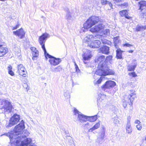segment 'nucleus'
I'll return each instance as SVG.
<instances>
[{
    "instance_id": "1",
    "label": "nucleus",
    "mask_w": 146,
    "mask_h": 146,
    "mask_svg": "<svg viewBox=\"0 0 146 146\" xmlns=\"http://www.w3.org/2000/svg\"><path fill=\"white\" fill-rule=\"evenodd\" d=\"M24 123V121L22 120L20 123L15 127L13 131L5 133L4 135L9 137L12 146H37L31 143L32 140L30 138H27L20 143L19 139H21V133L25 128Z\"/></svg>"
},
{
    "instance_id": "2",
    "label": "nucleus",
    "mask_w": 146,
    "mask_h": 146,
    "mask_svg": "<svg viewBox=\"0 0 146 146\" xmlns=\"http://www.w3.org/2000/svg\"><path fill=\"white\" fill-rule=\"evenodd\" d=\"M105 60V57L103 55L98 56L95 59V62L98 63V69L96 71V74L100 76L114 75V71L108 69Z\"/></svg>"
},
{
    "instance_id": "3",
    "label": "nucleus",
    "mask_w": 146,
    "mask_h": 146,
    "mask_svg": "<svg viewBox=\"0 0 146 146\" xmlns=\"http://www.w3.org/2000/svg\"><path fill=\"white\" fill-rule=\"evenodd\" d=\"M48 34L47 33L43 34L39 37V42L41 45L42 48L44 50L45 57L47 58L48 57L50 58L48 60V61L51 65L55 66L59 64L61 62V60L60 58H56L47 53L44 44L46 40L48 37Z\"/></svg>"
},
{
    "instance_id": "4",
    "label": "nucleus",
    "mask_w": 146,
    "mask_h": 146,
    "mask_svg": "<svg viewBox=\"0 0 146 146\" xmlns=\"http://www.w3.org/2000/svg\"><path fill=\"white\" fill-rule=\"evenodd\" d=\"M100 37L99 35H96L94 36L92 35H89L84 38L83 41L87 43L93 40L90 44L88 43V46L92 48H98L100 46L101 42L98 39H100Z\"/></svg>"
},
{
    "instance_id": "5",
    "label": "nucleus",
    "mask_w": 146,
    "mask_h": 146,
    "mask_svg": "<svg viewBox=\"0 0 146 146\" xmlns=\"http://www.w3.org/2000/svg\"><path fill=\"white\" fill-rule=\"evenodd\" d=\"M99 21V17L93 16L90 17L84 24V29H87L91 28Z\"/></svg>"
},
{
    "instance_id": "6",
    "label": "nucleus",
    "mask_w": 146,
    "mask_h": 146,
    "mask_svg": "<svg viewBox=\"0 0 146 146\" xmlns=\"http://www.w3.org/2000/svg\"><path fill=\"white\" fill-rule=\"evenodd\" d=\"M73 112L75 116L74 118H77V120L79 121L81 123L84 122L87 120L88 116L82 114L76 108H74Z\"/></svg>"
},
{
    "instance_id": "7",
    "label": "nucleus",
    "mask_w": 146,
    "mask_h": 146,
    "mask_svg": "<svg viewBox=\"0 0 146 146\" xmlns=\"http://www.w3.org/2000/svg\"><path fill=\"white\" fill-rule=\"evenodd\" d=\"M0 103L1 105H5L3 106L5 112L8 113L11 111L12 106L10 102L7 100L0 98Z\"/></svg>"
},
{
    "instance_id": "8",
    "label": "nucleus",
    "mask_w": 146,
    "mask_h": 146,
    "mask_svg": "<svg viewBox=\"0 0 146 146\" xmlns=\"http://www.w3.org/2000/svg\"><path fill=\"white\" fill-rule=\"evenodd\" d=\"M20 117L19 115L17 114H14L9 120V122L6 126V127L8 128L11 127L13 125L17 124L19 121Z\"/></svg>"
},
{
    "instance_id": "9",
    "label": "nucleus",
    "mask_w": 146,
    "mask_h": 146,
    "mask_svg": "<svg viewBox=\"0 0 146 146\" xmlns=\"http://www.w3.org/2000/svg\"><path fill=\"white\" fill-rule=\"evenodd\" d=\"M116 84L115 82L109 80L107 81L105 84L102 86V88L104 91H107L106 89H110L113 87Z\"/></svg>"
},
{
    "instance_id": "10",
    "label": "nucleus",
    "mask_w": 146,
    "mask_h": 146,
    "mask_svg": "<svg viewBox=\"0 0 146 146\" xmlns=\"http://www.w3.org/2000/svg\"><path fill=\"white\" fill-rule=\"evenodd\" d=\"M129 95L127 96V99H128V102L129 103L130 101V102L129 104L130 105H132V102L134 100L135 98H136V95L135 93V91L134 90H130L129 92Z\"/></svg>"
},
{
    "instance_id": "11",
    "label": "nucleus",
    "mask_w": 146,
    "mask_h": 146,
    "mask_svg": "<svg viewBox=\"0 0 146 146\" xmlns=\"http://www.w3.org/2000/svg\"><path fill=\"white\" fill-rule=\"evenodd\" d=\"M5 43L0 40V57L5 55L8 52V49L5 47H3Z\"/></svg>"
},
{
    "instance_id": "12",
    "label": "nucleus",
    "mask_w": 146,
    "mask_h": 146,
    "mask_svg": "<svg viewBox=\"0 0 146 146\" xmlns=\"http://www.w3.org/2000/svg\"><path fill=\"white\" fill-rule=\"evenodd\" d=\"M17 72L19 75L24 77H26L27 72L25 68L22 64L18 66Z\"/></svg>"
},
{
    "instance_id": "13",
    "label": "nucleus",
    "mask_w": 146,
    "mask_h": 146,
    "mask_svg": "<svg viewBox=\"0 0 146 146\" xmlns=\"http://www.w3.org/2000/svg\"><path fill=\"white\" fill-rule=\"evenodd\" d=\"M83 60L84 61L89 60L92 57L91 51L90 50H87L82 55ZM84 64H86L88 63L85 61H84Z\"/></svg>"
},
{
    "instance_id": "14",
    "label": "nucleus",
    "mask_w": 146,
    "mask_h": 146,
    "mask_svg": "<svg viewBox=\"0 0 146 146\" xmlns=\"http://www.w3.org/2000/svg\"><path fill=\"white\" fill-rule=\"evenodd\" d=\"M64 11L66 12V18L68 21H69L73 20L74 15L72 11H70L67 8L64 9Z\"/></svg>"
},
{
    "instance_id": "15",
    "label": "nucleus",
    "mask_w": 146,
    "mask_h": 146,
    "mask_svg": "<svg viewBox=\"0 0 146 146\" xmlns=\"http://www.w3.org/2000/svg\"><path fill=\"white\" fill-rule=\"evenodd\" d=\"M104 28V25L100 24L90 29V31L92 33L98 32L102 31Z\"/></svg>"
},
{
    "instance_id": "16",
    "label": "nucleus",
    "mask_w": 146,
    "mask_h": 146,
    "mask_svg": "<svg viewBox=\"0 0 146 146\" xmlns=\"http://www.w3.org/2000/svg\"><path fill=\"white\" fill-rule=\"evenodd\" d=\"M13 33L15 35L17 36L21 39L23 38L25 36V32L22 28L16 31H13Z\"/></svg>"
},
{
    "instance_id": "17",
    "label": "nucleus",
    "mask_w": 146,
    "mask_h": 146,
    "mask_svg": "<svg viewBox=\"0 0 146 146\" xmlns=\"http://www.w3.org/2000/svg\"><path fill=\"white\" fill-rule=\"evenodd\" d=\"M102 131L100 133V137L99 138V140H101L102 141H99V143L100 144H102V143L103 141V139L104 137L105 136V128L103 126L102 127Z\"/></svg>"
},
{
    "instance_id": "18",
    "label": "nucleus",
    "mask_w": 146,
    "mask_h": 146,
    "mask_svg": "<svg viewBox=\"0 0 146 146\" xmlns=\"http://www.w3.org/2000/svg\"><path fill=\"white\" fill-rule=\"evenodd\" d=\"M100 50L102 53L108 54L109 52V48L107 46H104L100 48Z\"/></svg>"
},
{
    "instance_id": "19",
    "label": "nucleus",
    "mask_w": 146,
    "mask_h": 146,
    "mask_svg": "<svg viewBox=\"0 0 146 146\" xmlns=\"http://www.w3.org/2000/svg\"><path fill=\"white\" fill-rule=\"evenodd\" d=\"M99 97L97 99L98 104H100L101 102H102V101L106 99V95L104 94H101L99 95Z\"/></svg>"
},
{
    "instance_id": "20",
    "label": "nucleus",
    "mask_w": 146,
    "mask_h": 146,
    "mask_svg": "<svg viewBox=\"0 0 146 146\" xmlns=\"http://www.w3.org/2000/svg\"><path fill=\"white\" fill-rule=\"evenodd\" d=\"M100 122H98L96 123L92 127L90 128L88 130V132H92L93 131L98 128L100 126Z\"/></svg>"
},
{
    "instance_id": "21",
    "label": "nucleus",
    "mask_w": 146,
    "mask_h": 146,
    "mask_svg": "<svg viewBox=\"0 0 146 146\" xmlns=\"http://www.w3.org/2000/svg\"><path fill=\"white\" fill-rule=\"evenodd\" d=\"M100 3L101 4L103 5H106L108 4L109 6H110V8L108 9H112V5L110 2L107 1L106 0H101Z\"/></svg>"
},
{
    "instance_id": "22",
    "label": "nucleus",
    "mask_w": 146,
    "mask_h": 146,
    "mask_svg": "<svg viewBox=\"0 0 146 146\" xmlns=\"http://www.w3.org/2000/svg\"><path fill=\"white\" fill-rule=\"evenodd\" d=\"M139 9H145L146 7V1H141L139 3Z\"/></svg>"
},
{
    "instance_id": "23",
    "label": "nucleus",
    "mask_w": 146,
    "mask_h": 146,
    "mask_svg": "<svg viewBox=\"0 0 146 146\" xmlns=\"http://www.w3.org/2000/svg\"><path fill=\"white\" fill-rule=\"evenodd\" d=\"M146 29V26H142L141 25H138L136 28V30L137 31H143Z\"/></svg>"
},
{
    "instance_id": "24",
    "label": "nucleus",
    "mask_w": 146,
    "mask_h": 146,
    "mask_svg": "<svg viewBox=\"0 0 146 146\" xmlns=\"http://www.w3.org/2000/svg\"><path fill=\"white\" fill-rule=\"evenodd\" d=\"M24 133H22L21 135V139H19V140L20 141V142L23 139L26 137L27 136L29 135V132L27 131H23Z\"/></svg>"
},
{
    "instance_id": "25",
    "label": "nucleus",
    "mask_w": 146,
    "mask_h": 146,
    "mask_svg": "<svg viewBox=\"0 0 146 146\" xmlns=\"http://www.w3.org/2000/svg\"><path fill=\"white\" fill-rule=\"evenodd\" d=\"M126 129L127 133L129 134H131V133L132 129L130 123H127Z\"/></svg>"
},
{
    "instance_id": "26",
    "label": "nucleus",
    "mask_w": 146,
    "mask_h": 146,
    "mask_svg": "<svg viewBox=\"0 0 146 146\" xmlns=\"http://www.w3.org/2000/svg\"><path fill=\"white\" fill-rule=\"evenodd\" d=\"M87 120L91 122H94L97 119V116L96 115L91 117L88 116Z\"/></svg>"
},
{
    "instance_id": "27",
    "label": "nucleus",
    "mask_w": 146,
    "mask_h": 146,
    "mask_svg": "<svg viewBox=\"0 0 146 146\" xmlns=\"http://www.w3.org/2000/svg\"><path fill=\"white\" fill-rule=\"evenodd\" d=\"M116 57L117 59L122 58V51L121 50L118 49L116 50Z\"/></svg>"
},
{
    "instance_id": "28",
    "label": "nucleus",
    "mask_w": 146,
    "mask_h": 146,
    "mask_svg": "<svg viewBox=\"0 0 146 146\" xmlns=\"http://www.w3.org/2000/svg\"><path fill=\"white\" fill-rule=\"evenodd\" d=\"M137 66V64H135L133 65H129L127 66V69L128 71H134L135 68Z\"/></svg>"
},
{
    "instance_id": "29",
    "label": "nucleus",
    "mask_w": 146,
    "mask_h": 146,
    "mask_svg": "<svg viewBox=\"0 0 146 146\" xmlns=\"http://www.w3.org/2000/svg\"><path fill=\"white\" fill-rule=\"evenodd\" d=\"M7 69L8 70V73L11 76H13L14 75V73L12 70V66L11 65H9V66L8 67Z\"/></svg>"
},
{
    "instance_id": "30",
    "label": "nucleus",
    "mask_w": 146,
    "mask_h": 146,
    "mask_svg": "<svg viewBox=\"0 0 146 146\" xmlns=\"http://www.w3.org/2000/svg\"><path fill=\"white\" fill-rule=\"evenodd\" d=\"M141 13H140V16L141 17L146 18V9H141Z\"/></svg>"
},
{
    "instance_id": "31",
    "label": "nucleus",
    "mask_w": 146,
    "mask_h": 146,
    "mask_svg": "<svg viewBox=\"0 0 146 146\" xmlns=\"http://www.w3.org/2000/svg\"><path fill=\"white\" fill-rule=\"evenodd\" d=\"M113 41L114 46L116 47L117 44L120 42V40L119 37H116L114 38Z\"/></svg>"
},
{
    "instance_id": "32",
    "label": "nucleus",
    "mask_w": 146,
    "mask_h": 146,
    "mask_svg": "<svg viewBox=\"0 0 146 146\" xmlns=\"http://www.w3.org/2000/svg\"><path fill=\"white\" fill-rule=\"evenodd\" d=\"M100 35L101 36L100 38V39H101V41L102 42L103 44H110V42L109 41L107 40L106 39H102L103 35Z\"/></svg>"
},
{
    "instance_id": "33",
    "label": "nucleus",
    "mask_w": 146,
    "mask_h": 146,
    "mask_svg": "<svg viewBox=\"0 0 146 146\" xmlns=\"http://www.w3.org/2000/svg\"><path fill=\"white\" fill-rule=\"evenodd\" d=\"M62 70V68L60 66H58L56 67L54 69L52 70V71L54 72H60Z\"/></svg>"
},
{
    "instance_id": "34",
    "label": "nucleus",
    "mask_w": 146,
    "mask_h": 146,
    "mask_svg": "<svg viewBox=\"0 0 146 146\" xmlns=\"http://www.w3.org/2000/svg\"><path fill=\"white\" fill-rule=\"evenodd\" d=\"M110 34V30L108 29H106L105 30H103L102 32V34L104 35L105 36L108 35Z\"/></svg>"
},
{
    "instance_id": "35",
    "label": "nucleus",
    "mask_w": 146,
    "mask_h": 146,
    "mask_svg": "<svg viewBox=\"0 0 146 146\" xmlns=\"http://www.w3.org/2000/svg\"><path fill=\"white\" fill-rule=\"evenodd\" d=\"M127 13H128L126 10H123L119 12V14L121 16H125Z\"/></svg>"
},
{
    "instance_id": "36",
    "label": "nucleus",
    "mask_w": 146,
    "mask_h": 146,
    "mask_svg": "<svg viewBox=\"0 0 146 146\" xmlns=\"http://www.w3.org/2000/svg\"><path fill=\"white\" fill-rule=\"evenodd\" d=\"M33 56L34 57H37L38 55V52L37 50L32 52Z\"/></svg>"
},
{
    "instance_id": "37",
    "label": "nucleus",
    "mask_w": 146,
    "mask_h": 146,
    "mask_svg": "<svg viewBox=\"0 0 146 146\" xmlns=\"http://www.w3.org/2000/svg\"><path fill=\"white\" fill-rule=\"evenodd\" d=\"M128 75L132 77H135L137 76V74L134 72H130L129 73Z\"/></svg>"
},
{
    "instance_id": "38",
    "label": "nucleus",
    "mask_w": 146,
    "mask_h": 146,
    "mask_svg": "<svg viewBox=\"0 0 146 146\" xmlns=\"http://www.w3.org/2000/svg\"><path fill=\"white\" fill-rule=\"evenodd\" d=\"M112 56H109L107 57L106 58V61L107 62L110 61L112 59Z\"/></svg>"
},
{
    "instance_id": "39",
    "label": "nucleus",
    "mask_w": 146,
    "mask_h": 146,
    "mask_svg": "<svg viewBox=\"0 0 146 146\" xmlns=\"http://www.w3.org/2000/svg\"><path fill=\"white\" fill-rule=\"evenodd\" d=\"M112 119V120H113V123L115 124H117V123H118V120L117 117H114Z\"/></svg>"
},
{
    "instance_id": "40",
    "label": "nucleus",
    "mask_w": 146,
    "mask_h": 146,
    "mask_svg": "<svg viewBox=\"0 0 146 146\" xmlns=\"http://www.w3.org/2000/svg\"><path fill=\"white\" fill-rule=\"evenodd\" d=\"M136 127L137 129L139 131L141 130L142 128L141 125V124L137 125Z\"/></svg>"
},
{
    "instance_id": "41",
    "label": "nucleus",
    "mask_w": 146,
    "mask_h": 146,
    "mask_svg": "<svg viewBox=\"0 0 146 146\" xmlns=\"http://www.w3.org/2000/svg\"><path fill=\"white\" fill-rule=\"evenodd\" d=\"M74 63L76 70V72L78 73L80 71V70H79L78 65H77L75 62H74Z\"/></svg>"
},
{
    "instance_id": "42",
    "label": "nucleus",
    "mask_w": 146,
    "mask_h": 146,
    "mask_svg": "<svg viewBox=\"0 0 146 146\" xmlns=\"http://www.w3.org/2000/svg\"><path fill=\"white\" fill-rule=\"evenodd\" d=\"M23 86L24 88H26L27 90V91L29 90V87L26 83H23Z\"/></svg>"
},
{
    "instance_id": "43",
    "label": "nucleus",
    "mask_w": 146,
    "mask_h": 146,
    "mask_svg": "<svg viewBox=\"0 0 146 146\" xmlns=\"http://www.w3.org/2000/svg\"><path fill=\"white\" fill-rule=\"evenodd\" d=\"M25 77H24L22 76V77L21 78V79H22V80L23 82V83H26L27 81V79L26 78H24Z\"/></svg>"
},
{
    "instance_id": "44",
    "label": "nucleus",
    "mask_w": 146,
    "mask_h": 146,
    "mask_svg": "<svg viewBox=\"0 0 146 146\" xmlns=\"http://www.w3.org/2000/svg\"><path fill=\"white\" fill-rule=\"evenodd\" d=\"M19 25L20 24L18 23L15 26L13 27L12 29L13 30L17 29L19 27Z\"/></svg>"
},
{
    "instance_id": "45",
    "label": "nucleus",
    "mask_w": 146,
    "mask_h": 146,
    "mask_svg": "<svg viewBox=\"0 0 146 146\" xmlns=\"http://www.w3.org/2000/svg\"><path fill=\"white\" fill-rule=\"evenodd\" d=\"M31 50L32 51V52H33L35 51H36L37 50H36V48L35 47H31Z\"/></svg>"
},
{
    "instance_id": "46",
    "label": "nucleus",
    "mask_w": 146,
    "mask_h": 146,
    "mask_svg": "<svg viewBox=\"0 0 146 146\" xmlns=\"http://www.w3.org/2000/svg\"><path fill=\"white\" fill-rule=\"evenodd\" d=\"M131 118V116H129L127 118V124H128L129 123H130V119Z\"/></svg>"
},
{
    "instance_id": "47",
    "label": "nucleus",
    "mask_w": 146,
    "mask_h": 146,
    "mask_svg": "<svg viewBox=\"0 0 146 146\" xmlns=\"http://www.w3.org/2000/svg\"><path fill=\"white\" fill-rule=\"evenodd\" d=\"M132 45L128 43H126L124 44V46H125L127 47H131L132 46Z\"/></svg>"
},
{
    "instance_id": "48",
    "label": "nucleus",
    "mask_w": 146,
    "mask_h": 146,
    "mask_svg": "<svg viewBox=\"0 0 146 146\" xmlns=\"http://www.w3.org/2000/svg\"><path fill=\"white\" fill-rule=\"evenodd\" d=\"M125 102H124L123 103V107L125 108L127 106V104H126V101L127 100H125Z\"/></svg>"
},
{
    "instance_id": "49",
    "label": "nucleus",
    "mask_w": 146,
    "mask_h": 146,
    "mask_svg": "<svg viewBox=\"0 0 146 146\" xmlns=\"http://www.w3.org/2000/svg\"><path fill=\"white\" fill-rule=\"evenodd\" d=\"M102 78L100 77V78L97 81V83L98 84H100L101 83V82L102 81Z\"/></svg>"
},
{
    "instance_id": "50",
    "label": "nucleus",
    "mask_w": 146,
    "mask_h": 146,
    "mask_svg": "<svg viewBox=\"0 0 146 146\" xmlns=\"http://www.w3.org/2000/svg\"><path fill=\"white\" fill-rule=\"evenodd\" d=\"M125 18L128 19H129L130 18H131V17L128 15L127 13L125 15Z\"/></svg>"
},
{
    "instance_id": "51",
    "label": "nucleus",
    "mask_w": 146,
    "mask_h": 146,
    "mask_svg": "<svg viewBox=\"0 0 146 146\" xmlns=\"http://www.w3.org/2000/svg\"><path fill=\"white\" fill-rule=\"evenodd\" d=\"M135 123L139 124H140L141 122L137 120L135 121Z\"/></svg>"
},
{
    "instance_id": "52",
    "label": "nucleus",
    "mask_w": 146,
    "mask_h": 146,
    "mask_svg": "<svg viewBox=\"0 0 146 146\" xmlns=\"http://www.w3.org/2000/svg\"><path fill=\"white\" fill-rule=\"evenodd\" d=\"M121 1L120 0H113V1L115 3H116L119 2Z\"/></svg>"
},
{
    "instance_id": "53",
    "label": "nucleus",
    "mask_w": 146,
    "mask_h": 146,
    "mask_svg": "<svg viewBox=\"0 0 146 146\" xmlns=\"http://www.w3.org/2000/svg\"><path fill=\"white\" fill-rule=\"evenodd\" d=\"M16 49L18 50V51H17V52L18 54L19 53H20V50L19 49V48H18V47H16Z\"/></svg>"
},
{
    "instance_id": "54",
    "label": "nucleus",
    "mask_w": 146,
    "mask_h": 146,
    "mask_svg": "<svg viewBox=\"0 0 146 146\" xmlns=\"http://www.w3.org/2000/svg\"><path fill=\"white\" fill-rule=\"evenodd\" d=\"M3 83L1 82L0 81V87L1 88L2 87L3 85Z\"/></svg>"
},
{
    "instance_id": "55",
    "label": "nucleus",
    "mask_w": 146,
    "mask_h": 146,
    "mask_svg": "<svg viewBox=\"0 0 146 146\" xmlns=\"http://www.w3.org/2000/svg\"><path fill=\"white\" fill-rule=\"evenodd\" d=\"M128 52L129 53H132L133 52V50H129Z\"/></svg>"
},
{
    "instance_id": "56",
    "label": "nucleus",
    "mask_w": 146,
    "mask_h": 146,
    "mask_svg": "<svg viewBox=\"0 0 146 146\" xmlns=\"http://www.w3.org/2000/svg\"><path fill=\"white\" fill-rule=\"evenodd\" d=\"M67 98H70V95L68 94V95H67V97H66Z\"/></svg>"
},
{
    "instance_id": "57",
    "label": "nucleus",
    "mask_w": 146,
    "mask_h": 146,
    "mask_svg": "<svg viewBox=\"0 0 146 146\" xmlns=\"http://www.w3.org/2000/svg\"><path fill=\"white\" fill-rule=\"evenodd\" d=\"M2 93L0 92V96H1L2 95Z\"/></svg>"
},
{
    "instance_id": "58",
    "label": "nucleus",
    "mask_w": 146,
    "mask_h": 146,
    "mask_svg": "<svg viewBox=\"0 0 146 146\" xmlns=\"http://www.w3.org/2000/svg\"><path fill=\"white\" fill-rule=\"evenodd\" d=\"M89 124V123H86V124H85V125H88Z\"/></svg>"
},
{
    "instance_id": "59",
    "label": "nucleus",
    "mask_w": 146,
    "mask_h": 146,
    "mask_svg": "<svg viewBox=\"0 0 146 146\" xmlns=\"http://www.w3.org/2000/svg\"><path fill=\"white\" fill-rule=\"evenodd\" d=\"M66 94H64V96H65L66 97Z\"/></svg>"
},
{
    "instance_id": "60",
    "label": "nucleus",
    "mask_w": 146,
    "mask_h": 146,
    "mask_svg": "<svg viewBox=\"0 0 146 146\" xmlns=\"http://www.w3.org/2000/svg\"><path fill=\"white\" fill-rule=\"evenodd\" d=\"M123 5L124 6L125 5H123V4H122V5H121V6H122V7H123Z\"/></svg>"
},
{
    "instance_id": "61",
    "label": "nucleus",
    "mask_w": 146,
    "mask_h": 146,
    "mask_svg": "<svg viewBox=\"0 0 146 146\" xmlns=\"http://www.w3.org/2000/svg\"><path fill=\"white\" fill-rule=\"evenodd\" d=\"M0 0L1 1H4L5 0Z\"/></svg>"
}]
</instances>
